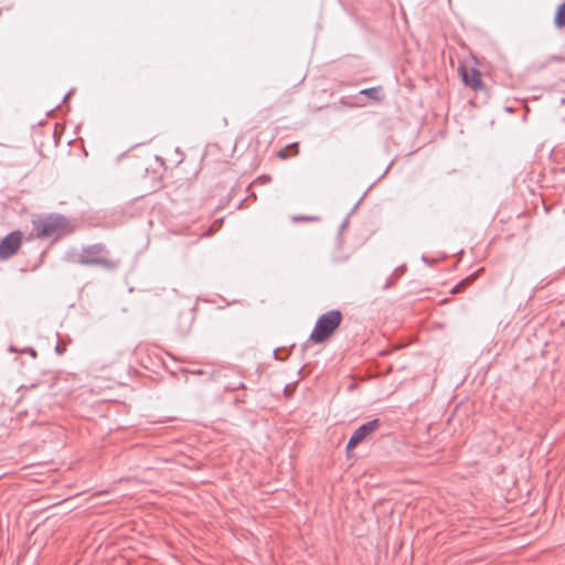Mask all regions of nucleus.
Listing matches in <instances>:
<instances>
[{
    "instance_id": "1",
    "label": "nucleus",
    "mask_w": 565,
    "mask_h": 565,
    "mask_svg": "<svg viewBox=\"0 0 565 565\" xmlns=\"http://www.w3.org/2000/svg\"><path fill=\"white\" fill-rule=\"evenodd\" d=\"M342 315L339 310H331L321 315L310 334V340L316 343L324 342L340 326Z\"/></svg>"
},
{
    "instance_id": "2",
    "label": "nucleus",
    "mask_w": 565,
    "mask_h": 565,
    "mask_svg": "<svg viewBox=\"0 0 565 565\" xmlns=\"http://www.w3.org/2000/svg\"><path fill=\"white\" fill-rule=\"evenodd\" d=\"M67 227V221L61 215H50L33 221V230L38 237H53L62 235Z\"/></svg>"
},
{
    "instance_id": "3",
    "label": "nucleus",
    "mask_w": 565,
    "mask_h": 565,
    "mask_svg": "<svg viewBox=\"0 0 565 565\" xmlns=\"http://www.w3.org/2000/svg\"><path fill=\"white\" fill-rule=\"evenodd\" d=\"M104 252L105 246L103 244L90 245L82 250V253L78 255L77 263L87 266H103L107 269L116 268V262L100 256V254Z\"/></svg>"
},
{
    "instance_id": "4",
    "label": "nucleus",
    "mask_w": 565,
    "mask_h": 565,
    "mask_svg": "<svg viewBox=\"0 0 565 565\" xmlns=\"http://www.w3.org/2000/svg\"><path fill=\"white\" fill-rule=\"evenodd\" d=\"M380 426V420L377 418L372 419L363 425H361L351 436L348 441L347 450L350 451L355 448L360 443H362L369 435L374 433Z\"/></svg>"
},
{
    "instance_id": "5",
    "label": "nucleus",
    "mask_w": 565,
    "mask_h": 565,
    "mask_svg": "<svg viewBox=\"0 0 565 565\" xmlns=\"http://www.w3.org/2000/svg\"><path fill=\"white\" fill-rule=\"evenodd\" d=\"M22 235L12 232L0 242V259H8L13 256L21 245Z\"/></svg>"
},
{
    "instance_id": "6",
    "label": "nucleus",
    "mask_w": 565,
    "mask_h": 565,
    "mask_svg": "<svg viewBox=\"0 0 565 565\" xmlns=\"http://www.w3.org/2000/svg\"><path fill=\"white\" fill-rule=\"evenodd\" d=\"M461 77L466 85L472 88H479L481 86L480 74L476 70L468 71L467 68L461 70Z\"/></svg>"
},
{
    "instance_id": "7",
    "label": "nucleus",
    "mask_w": 565,
    "mask_h": 565,
    "mask_svg": "<svg viewBox=\"0 0 565 565\" xmlns=\"http://www.w3.org/2000/svg\"><path fill=\"white\" fill-rule=\"evenodd\" d=\"M554 23L557 28L565 26V3L561 4L556 11Z\"/></svg>"
},
{
    "instance_id": "8",
    "label": "nucleus",
    "mask_w": 565,
    "mask_h": 565,
    "mask_svg": "<svg viewBox=\"0 0 565 565\" xmlns=\"http://www.w3.org/2000/svg\"><path fill=\"white\" fill-rule=\"evenodd\" d=\"M288 149H292L295 154L298 153V142H294V143L289 145L286 149L279 150L278 156L281 159H286L288 157V153H287Z\"/></svg>"
},
{
    "instance_id": "9",
    "label": "nucleus",
    "mask_w": 565,
    "mask_h": 565,
    "mask_svg": "<svg viewBox=\"0 0 565 565\" xmlns=\"http://www.w3.org/2000/svg\"><path fill=\"white\" fill-rule=\"evenodd\" d=\"M361 94L375 99L376 95H377V89L376 88H365V89L361 90Z\"/></svg>"
},
{
    "instance_id": "10",
    "label": "nucleus",
    "mask_w": 565,
    "mask_h": 565,
    "mask_svg": "<svg viewBox=\"0 0 565 565\" xmlns=\"http://www.w3.org/2000/svg\"><path fill=\"white\" fill-rule=\"evenodd\" d=\"M473 279H475V275L467 277L466 279H463V280L461 281V284H460L459 286H457V287L452 290V292H454V294H455V292H457L461 286L470 284L471 281H473Z\"/></svg>"
},
{
    "instance_id": "11",
    "label": "nucleus",
    "mask_w": 565,
    "mask_h": 565,
    "mask_svg": "<svg viewBox=\"0 0 565 565\" xmlns=\"http://www.w3.org/2000/svg\"><path fill=\"white\" fill-rule=\"evenodd\" d=\"M55 350L58 354H62L63 352V349L60 345H56Z\"/></svg>"
},
{
    "instance_id": "12",
    "label": "nucleus",
    "mask_w": 565,
    "mask_h": 565,
    "mask_svg": "<svg viewBox=\"0 0 565 565\" xmlns=\"http://www.w3.org/2000/svg\"><path fill=\"white\" fill-rule=\"evenodd\" d=\"M71 94H72V92H70L67 95H65V97H64V102H65V100H67V99L70 98Z\"/></svg>"
},
{
    "instance_id": "13",
    "label": "nucleus",
    "mask_w": 565,
    "mask_h": 565,
    "mask_svg": "<svg viewBox=\"0 0 565 565\" xmlns=\"http://www.w3.org/2000/svg\"><path fill=\"white\" fill-rule=\"evenodd\" d=\"M348 224V221H344V223L342 224V228H344Z\"/></svg>"
}]
</instances>
